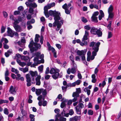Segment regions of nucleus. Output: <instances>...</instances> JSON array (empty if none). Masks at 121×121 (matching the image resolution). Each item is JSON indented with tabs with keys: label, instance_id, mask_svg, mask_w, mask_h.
<instances>
[{
	"label": "nucleus",
	"instance_id": "c03bdc74",
	"mask_svg": "<svg viewBox=\"0 0 121 121\" xmlns=\"http://www.w3.org/2000/svg\"><path fill=\"white\" fill-rule=\"evenodd\" d=\"M69 113L70 115L71 116L73 115L74 113L73 110L72 109L69 110Z\"/></svg>",
	"mask_w": 121,
	"mask_h": 121
},
{
	"label": "nucleus",
	"instance_id": "39448f33",
	"mask_svg": "<svg viewBox=\"0 0 121 121\" xmlns=\"http://www.w3.org/2000/svg\"><path fill=\"white\" fill-rule=\"evenodd\" d=\"M100 43L98 42L95 44V47H94L92 48V50L93 51L92 52V55L96 56L97 54V53L98 52L99 49V47L100 44Z\"/></svg>",
	"mask_w": 121,
	"mask_h": 121
},
{
	"label": "nucleus",
	"instance_id": "a878e982",
	"mask_svg": "<svg viewBox=\"0 0 121 121\" xmlns=\"http://www.w3.org/2000/svg\"><path fill=\"white\" fill-rule=\"evenodd\" d=\"M112 22V21H109V24H108L107 26L108 29L111 31H112L113 30V28H111Z\"/></svg>",
	"mask_w": 121,
	"mask_h": 121
},
{
	"label": "nucleus",
	"instance_id": "dca6fc26",
	"mask_svg": "<svg viewBox=\"0 0 121 121\" xmlns=\"http://www.w3.org/2000/svg\"><path fill=\"white\" fill-rule=\"evenodd\" d=\"M13 26L16 31L17 32H19L22 31L21 27L18 25H14Z\"/></svg>",
	"mask_w": 121,
	"mask_h": 121
},
{
	"label": "nucleus",
	"instance_id": "f704fd0d",
	"mask_svg": "<svg viewBox=\"0 0 121 121\" xmlns=\"http://www.w3.org/2000/svg\"><path fill=\"white\" fill-rule=\"evenodd\" d=\"M51 10H50L51 11ZM44 14L47 17H49V15H50L49 14H49L48 13V11L47 10H44ZM50 10L49 11H50Z\"/></svg>",
	"mask_w": 121,
	"mask_h": 121
},
{
	"label": "nucleus",
	"instance_id": "58836bf2",
	"mask_svg": "<svg viewBox=\"0 0 121 121\" xmlns=\"http://www.w3.org/2000/svg\"><path fill=\"white\" fill-rule=\"evenodd\" d=\"M35 116L33 115L30 114V121H35Z\"/></svg>",
	"mask_w": 121,
	"mask_h": 121
},
{
	"label": "nucleus",
	"instance_id": "1a4fd4ad",
	"mask_svg": "<svg viewBox=\"0 0 121 121\" xmlns=\"http://www.w3.org/2000/svg\"><path fill=\"white\" fill-rule=\"evenodd\" d=\"M30 74L31 75L32 77V80L34 81L35 79L34 77H36V76H37L38 75L37 72V71H29Z\"/></svg>",
	"mask_w": 121,
	"mask_h": 121
},
{
	"label": "nucleus",
	"instance_id": "6e6d98bb",
	"mask_svg": "<svg viewBox=\"0 0 121 121\" xmlns=\"http://www.w3.org/2000/svg\"><path fill=\"white\" fill-rule=\"evenodd\" d=\"M82 21L84 23H86L87 22V19L84 17H82Z\"/></svg>",
	"mask_w": 121,
	"mask_h": 121
},
{
	"label": "nucleus",
	"instance_id": "e433bc0d",
	"mask_svg": "<svg viewBox=\"0 0 121 121\" xmlns=\"http://www.w3.org/2000/svg\"><path fill=\"white\" fill-rule=\"evenodd\" d=\"M41 93L44 96L47 94V91L46 89H41Z\"/></svg>",
	"mask_w": 121,
	"mask_h": 121
},
{
	"label": "nucleus",
	"instance_id": "864d4df0",
	"mask_svg": "<svg viewBox=\"0 0 121 121\" xmlns=\"http://www.w3.org/2000/svg\"><path fill=\"white\" fill-rule=\"evenodd\" d=\"M66 106V104L64 102H62L60 105V107L62 108H64Z\"/></svg>",
	"mask_w": 121,
	"mask_h": 121
},
{
	"label": "nucleus",
	"instance_id": "4d7b16f0",
	"mask_svg": "<svg viewBox=\"0 0 121 121\" xmlns=\"http://www.w3.org/2000/svg\"><path fill=\"white\" fill-rule=\"evenodd\" d=\"M3 13L4 17L5 18H7L8 15L7 13L6 12L3 11Z\"/></svg>",
	"mask_w": 121,
	"mask_h": 121
},
{
	"label": "nucleus",
	"instance_id": "69168bd1",
	"mask_svg": "<svg viewBox=\"0 0 121 121\" xmlns=\"http://www.w3.org/2000/svg\"><path fill=\"white\" fill-rule=\"evenodd\" d=\"M50 77V76L49 75H46L44 76L45 79L47 80L49 79Z\"/></svg>",
	"mask_w": 121,
	"mask_h": 121
},
{
	"label": "nucleus",
	"instance_id": "e2e57ef3",
	"mask_svg": "<svg viewBox=\"0 0 121 121\" xmlns=\"http://www.w3.org/2000/svg\"><path fill=\"white\" fill-rule=\"evenodd\" d=\"M99 12L98 11H96L94 12L92 15V16L96 17V16L98 15Z\"/></svg>",
	"mask_w": 121,
	"mask_h": 121
},
{
	"label": "nucleus",
	"instance_id": "f03ea898",
	"mask_svg": "<svg viewBox=\"0 0 121 121\" xmlns=\"http://www.w3.org/2000/svg\"><path fill=\"white\" fill-rule=\"evenodd\" d=\"M31 41L29 45L31 52L32 53L35 51L37 50L38 49L40 48L41 45L39 44L35 43L32 39H31Z\"/></svg>",
	"mask_w": 121,
	"mask_h": 121
},
{
	"label": "nucleus",
	"instance_id": "7ed1b4c3",
	"mask_svg": "<svg viewBox=\"0 0 121 121\" xmlns=\"http://www.w3.org/2000/svg\"><path fill=\"white\" fill-rule=\"evenodd\" d=\"M50 73L52 74V78L55 80L56 79L58 78L61 77L63 75L62 72L59 73L56 69L54 68L51 69L50 71Z\"/></svg>",
	"mask_w": 121,
	"mask_h": 121
},
{
	"label": "nucleus",
	"instance_id": "473e14b6",
	"mask_svg": "<svg viewBox=\"0 0 121 121\" xmlns=\"http://www.w3.org/2000/svg\"><path fill=\"white\" fill-rule=\"evenodd\" d=\"M35 92L36 94L37 95H39L41 93V89H36Z\"/></svg>",
	"mask_w": 121,
	"mask_h": 121
},
{
	"label": "nucleus",
	"instance_id": "0eeeda50",
	"mask_svg": "<svg viewBox=\"0 0 121 121\" xmlns=\"http://www.w3.org/2000/svg\"><path fill=\"white\" fill-rule=\"evenodd\" d=\"M26 82H27V85L29 86L31 85V78L30 74L29 73L27 74L26 75Z\"/></svg>",
	"mask_w": 121,
	"mask_h": 121
},
{
	"label": "nucleus",
	"instance_id": "9b49d317",
	"mask_svg": "<svg viewBox=\"0 0 121 121\" xmlns=\"http://www.w3.org/2000/svg\"><path fill=\"white\" fill-rule=\"evenodd\" d=\"M9 92L10 93L13 95H15L16 91H15V89L14 88L13 86H11L10 87Z\"/></svg>",
	"mask_w": 121,
	"mask_h": 121
},
{
	"label": "nucleus",
	"instance_id": "f8f14e48",
	"mask_svg": "<svg viewBox=\"0 0 121 121\" xmlns=\"http://www.w3.org/2000/svg\"><path fill=\"white\" fill-rule=\"evenodd\" d=\"M41 76L40 75H38L35 78L36 85L38 86H40L41 84L40 79Z\"/></svg>",
	"mask_w": 121,
	"mask_h": 121
},
{
	"label": "nucleus",
	"instance_id": "c85d7f7f",
	"mask_svg": "<svg viewBox=\"0 0 121 121\" xmlns=\"http://www.w3.org/2000/svg\"><path fill=\"white\" fill-rule=\"evenodd\" d=\"M95 74H93L92 75V82L93 83H95L96 80L95 78Z\"/></svg>",
	"mask_w": 121,
	"mask_h": 121
},
{
	"label": "nucleus",
	"instance_id": "4c0bfd02",
	"mask_svg": "<svg viewBox=\"0 0 121 121\" xmlns=\"http://www.w3.org/2000/svg\"><path fill=\"white\" fill-rule=\"evenodd\" d=\"M8 103V101L7 100L0 99V104H1L4 103Z\"/></svg>",
	"mask_w": 121,
	"mask_h": 121
},
{
	"label": "nucleus",
	"instance_id": "bf43d9fd",
	"mask_svg": "<svg viewBox=\"0 0 121 121\" xmlns=\"http://www.w3.org/2000/svg\"><path fill=\"white\" fill-rule=\"evenodd\" d=\"M3 47L4 49H8L9 48V46L7 45L4 43H3Z\"/></svg>",
	"mask_w": 121,
	"mask_h": 121
},
{
	"label": "nucleus",
	"instance_id": "f3484780",
	"mask_svg": "<svg viewBox=\"0 0 121 121\" xmlns=\"http://www.w3.org/2000/svg\"><path fill=\"white\" fill-rule=\"evenodd\" d=\"M44 57V55L43 54H42L41 55L40 57V58L41 59V60H38V63L40 64L41 63H43L44 62V60L43 59Z\"/></svg>",
	"mask_w": 121,
	"mask_h": 121
},
{
	"label": "nucleus",
	"instance_id": "6ab92c4d",
	"mask_svg": "<svg viewBox=\"0 0 121 121\" xmlns=\"http://www.w3.org/2000/svg\"><path fill=\"white\" fill-rule=\"evenodd\" d=\"M20 111L23 115V116H26L27 115V113L23 109V106H22L20 107Z\"/></svg>",
	"mask_w": 121,
	"mask_h": 121
},
{
	"label": "nucleus",
	"instance_id": "8fccbe9b",
	"mask_svg": "<svg viewBox=\"0 0 121 121\" xmlns=\"http://www.w3.org/2000/svg\"><path fill=\"white\" fill-rule=\"evenodd\" d=\"M4 113L6 115H8L9 114L8 110L6 108H5L4 109Z\"/></svg>",
	"mask_w": 121,
	"mask_h": 121
},
{
	"label": "nucleus",
	"instance_id": "7c9ffc66",
	"mask_svg": "<svg viewBox=\"0 0 121 121\" xmlns=\"http://www.w3.org/2000/svg\"><path fill=\"white\" fill-rule=\"evenodd\" d=\"M43 65H41L38 67V69L39 72L40 73H42L43 72Z\"/></svg>",
	"mask_w": 121,
	"mask_h": 121
},
{
	"label": "nucleus",
	"instance_id": "b1692460",
	"mask_svg": "<svg viewBox=\"0 0 121 121\" xmlns=\"http://www.w3.org/2000/svg\"><path fill=\"white\" fill-rule=\"evenodd\" d=\"M91 19L93 22L96 23L98 22L97 17H96L92 16L91 17Z\"/></svg>",
	"mask_w": 121,
	"mask_h": 121
},
{
	"label": "nucleus",
	"instance_id": "a211bd4d",
	"mask_svg": "<svg viewBox=\"0 0 121 121\" xmlns=\"http://www.w3.org/2000/svg\"><path fill=\"white\" fill-rule=\"evenodd\" d=\"M99 13L100 14L99 16V20H100L102 18L104 17V14L103 11L101 10L99 11Z\"/></svg>",
	"mask_w": 121,
	"mask_h": 121
},
{
	"label": "nucleus",
	"instance_id": "de8ad7c7",
	"mask_svg": "<svg viewBox=\"0 0 121 121\" xmlns=\"http://www.w3.org/2000/svg\"><path fill=\"white\" fill-rule=\"evenodd\" d=\"M28 68L27 67H26L23 68V72L24 73H25L26 72L28 71Z\"/></svg>",
	"mask_w": 121,
	"mask_h": 121
},
{
	"label": "nucleus",
	"instance_id": "0e129e2a",
	"mask_svg": "<svg viewBox=\"0 0 121 121\" xmlns=\"http://www.w3.org/2000/svg\"><path fill=\"white\" fill-rule=\"evenodd\" d=\"M6 70L5 72V76H8L9 74V71L7 68H6Z\"/></svg>",
	"mask_w": 121,
	"mask_h": 121
},
{
	"label": "nucleus",
	"instance_id": "a18cd8bd",
	"mask_svg": "<svg viewBox=\"0 0 121 121\" xmlns=\"http://www.w3.org/2000/svg\"><path fill=\"white\" fill-rule=\"evenodd\" d=\"M96 43H95L94 42H92L91 43L89 46L90 47H93L94 46V47H95V44Z\"/></svg>",
	"mask_w": 121,
	"mask_h": 121
},
{
	"label": "nucleus",
	"instance_id": "a19ab883",
	"mask_svg": "<svg viewBox=\"0 0 121 121\" xmlns=\"http://www.w3.org/2000/svg\"><path fill=\"white\" fill-rule=\"evenodd\" d=\"M34 11V9L32 8L29 7V13H30L31 15L33 14V12Z\"/></svg>",
	"mask_w": 121,
	"mask_h": 121
},
{
	"label": "nucleus",
	"instance_id": "5fc2aeb1",
	"mask_svg": "<svg viewBox=\"0 0 121 121\" xmlns=\"http://www.w3.org/2000/svg\"><path fill=\"white\" fill-rule=\"evenodd\" d=\"M88 113L89 115H92L93 114V111L91 110H89L88 111Z\"/></svg>",
	"mask_w": 121,
	"mask_h": 121
},
{
	"label": "nucleus",
	"instance_id": "cd10ccee",
	"mask_svg": "<svg viewBox=\"0 0 121 121\" xmlns=\"http://www.w3.org/2000/svg\"><path fill=\"white\" fill-rule=\"evenodd\" d=\"M91 55V52L90 51H88L87 52V60L88 61H89L90 60V57Z\"/></svg>",
	"mask_w": 121,
	"mask_h": 121
},
{
	"label": "nucleus",
	"instance_id": "603ef678",
	"mask_svg": "<svg viewBox=\"0 0 121 121\" xmlns=\"http://www.w3.org/2000/svg\"><path fill=\"white\" fill-rule=\"evenodd\" d=\"M46 89H48V90H50L51 89V87L50 86L49 84H47L46 85Z\"/></svg>",
	"mask_w": 121,
	"mask_h": 121
},
{
	"label": "nucleus",
	"instance_id": "9d476101",
	"mask_svg": "<svg viewBox=\"0 0 121 121\" xmlns=\"http://www.w3.org/2000/svg\"><path fill=\"white\" fill-rule=\"evenodd\" d=\"M25 4L27 7H29L32 8L33 9L36 8L37 6V5L35 3L29 4L28 2H26Z\"/></svg>",
	"mask_w": 121,
	"mask_h": 121
},
{
	"label": "nucleus",
	"instance_id": "3c124183",
	"mask_svg": "<svg viewBox=\"0 0 121 121\" xmlns=\"http://www.w3.org/2000/svg\"><path fill=\"white\" fill-rule=\"evenodd\" d=\"M5 28L4 26H2L1 29V33H3L5 31Z\"/></svg>",
	"mask_w": 121,
	"mask_h": 121
},
{
	"label": "nucleus",
	"instance_id": "20e7f679",
	"mask_svg": "<svg viewBox=\"0 0 121 121\" xmlns=\"http://www.w3.org/2000/svg\"><path fill=\"white\" fill-rule=\"evenodd\" d=\"M100 29H101L100 28L98 29L95 27H92L90 30L91 33L93 35H97L98 37H101L102 33Z\"/></svg>",
	"mask_w": 121,
	"mask_h": 121
},
{
	"label": "nucleus",
	"instance_id": "774afa93",
	"mask_svg": "<svg viewBox=\"0 0 121 121\" xmlns=\"http://www.w3.org/2000/svg\"><path fill=\"white\" fill-rule=\"evenodd\" d=\"M84 28L88 30H89L91 28L88 25H86L85 26Z\"/></svg>",
	"mask_w": 121,
	"mask_h": 121
},
{
	"label": "nucleus",
	"instance_id": "c756f323",
	"mask_svg": "<svg viewBox=\"0 0 121 121\" xmlns=\"http://www.w3.org/2000/svg\"><path fill=\"white\" fill-rule=\"evenodd\" d=\"M40 37V36L39 35L36 34L35 35V43H37L39 41V38Z\"/></svg>",
	"mask_w": 121,
	"mask_h": 121
},
{
	"label": "nucleus",
	"instance_id": "c9c22d12",
	"mask_svg": "<svg viewBox=\"0 0 121 121\" xmlns=\"http://www.w3.org/2000/svg\"><path fill=\"white\" fill-rule=\"evenodd\" d=\"M45 96L43 95H40L38 97L37 99L39 101H40L42 99L44 100L45 99Z\"/></svg>",
	"mask_w": 121,
	"mask_h": 121
},
{
	"label": "nucleus",
	"instance_id": "37998d69",
	"mask_svg": "<svg viewBox=\"0 0 121 121\" xmlns=\"http://www.w3.org/2000/svg\"><path fill=\"white\" fill-rule=\"evenodd\" d=\"M78 106V107L81 109L83 108L84 106L83 104L81 103H79Z\"/></svg>",
	"mask_w": 121,
	"mask_h": 121
},
{
	"label": "nucleus",
	"instance_id": "4be33fe9",
	"mask_svg": "<svg viewBox=\"0 0 121 121\" xmlns=\"http://www.w3.org/2000/svg\"><path fill=\"white\" fill-rule=\"evenodd\" d=\"M84 91L85 92H86L87 93L88 95H90L91 91L90 89H88V87H87L85 88L84 90Z\"/></svg>",
	"mask_w": 121,
	"mask_h": 121
},
{
	"label": "nucleus",
	"instance_id": "13d9d810",
	"mask_svg": "<svg viewBox=\"0 0 121 121\" xmlns=\"http://www.w3.org/2000/svg\"><path fill=\"white\" fill-rule=\"evenodd\" d=\"M19 65L23 67L26 65V63L25 62H21L19 64Z\"/></svg>",
	"mask_w": 121,
	"mask_h": 121
},
{
	"label": "nucleus",
	"instance_id": "09e8293b",
	"mask_svg": "<svg viewBox=\"0 0 121 121\" xmlns=\"http://www.w3.org/2000/svg\"><path fill=\"white\" fill-rule=\"evenodd\" d=\"M112 36V34L111 32H108V39H109L111 38Z\"/></svg>",
	"mask_w": 121,
	"mask_h": 121
},
{
	"label": "nucleus",
	"instance_id": "680f3d73",
	"mask_svg": "<svg viewBox=\"0 0 121 121\" xmlns=\"http://www.w3.org/2000/svg\"><path fill=\"white\" fill-rule=\"evenodd\" d=\"M62 8L65 10L68 9V6L66 4H65L62 6Z\"/></svg>",
	"mask_w": 121,
	"mask_h": 121
},
{
	"label": "nucleus",
	"instance_id": "052dcab7",
	"mask_svg": "<svg viewBox=\"0 0 121 121\" xmlns=\"http://www.w3.org/2000/svg\"><path fill=\"white\" fill-rule=\"evenodd\" d=\"M19 45L22 48H25V46L24 45L22 44V42H18Z\"/></svg>",
	"mask_w": 121,
	"mask_h": 121
},
{
	"label": "nucleus",
	"instance_id": "4468645a",
	"mask_svg": "<svg viewBox=\"0 0 121 121\" xmlns=\"http://www.w3.org/2000/svg\"><path fill=\"white\" fill-rule=\"evenodd\" d=\"M108 18L107 19V21L109 20H113V17L114 16V14L113 13H109Z\"/></svg>",
	"mask_w": 121,
	"mask_h": 121
},
{
	"label": "nucleus",
	"instance_id": "393cba45",
	"mask_svg": "<svg viewBox=\"0 0 121 121\" xmlns=\"http://www.w3.org/2000/svg\"><path fill=\"white\" fill-rule=\"evenodd\" d=\"M87 42L85 40L82 39V42H80V44L82 46H83L84 45H87Z\"/></svg>",
	"mask_w": 121,
	"mask_h": 121
},
{
	"label": "nucleus",
	"instance_id": "5701e85b",
	"mask_svg": "<svg viewBox=\"0 0 121 121\" xmlns=\"http://www.w3.org/2000/svg\"><path fill=\"white\" fill-rule=\"evenodd\" d=\"M49 50H51L52 52L53 53L54 56L55 57H56L57 56H56V52L55 49L52 47L50 49H49Z\"/></svg>",
	"mask_w": 121,
	"mask_h": 121
},
{
	"label": "nucleus",
	"instance_id": "423d86ee",
	"mask_svg": "<svg viewBox=\"0 0 121 121\" xmlns=\"http://www.w3.org/2000/svg\"><path fill=\"white\" fill-rule=\"evenodd\" d=\"M73 65V66L71 68V69L70 68H69L67 70V73L69 74H70L71 73H72L74 74L76 72L77 69V67L76 65L75 64L74 65Z\"/></svg>",
	"mask_w": 121,
	"mask_h": 121
},
{
	"label": "nucleus",
	"instance_id": "6e6552de",
	"mask_svg": "<svg viewBox=\"0 0 121 121\" xmlns=\"http://www.w3.org/2000/svg\"><path fill=\"white\" fill-rule=\"evenodd\" d=\"M7 31L8 35L11 37H13L15 31L12 30L10 27L7 28Z\"/></svg>",
	"mask_w": 121,
	"mask_h": 121
},
{
	"label": "nucleus",
	"instance_id": "79ce46f5",
	"mask_svg": "<svg viewBox=\"0 0 121 121\" xmlns=\"http://www.w3.org/2000/svg\"><path fill=\"white\" fill-rule=\"evenodd\" d=\"M23 59H24L26 62H28L30 60L29 57L27 56H23Z\"/></svg>",
	"mask_w": 121,
	"mask_h": 121
},
{
	"label": "nucleus",
	"instance_id": "49530a36",
	"mask_svg": "<svg viewBox=\"0 0 121 121\" xmlns=\"http://www.w3.org/2000/svg\"><path fill=\"white\" fill-rule=\"evenodd\" d=\"M117 118L118 120H120L121 119V111L118 113Z\"/></svg>",
	"mask_w": 121,
	"mask_h": 121
},
{
	"label": "nucleus",
	"instance_id": "ea45409f",
	"mask_svg": "<svg viewBox=\"0 0 121 121\" xmlns=\"http://www.w3.org/2000/svg\"><path fill=\"white\" fill-rule=\"evenodd\" d=\"M79 96V94L76 92H73L72 95V96L73 97H78Z\"/></svg>",
	"mask_w": 121,
	"mask_h": 121
},
{
	"label": "nucleus",
	"instance_id": "bb28decb",
	"mask_svg": "<svg viewBox=\"0 0 121 121\" xmlns=\"http://www.w3.org/2000/svg\"><path fill=\"white\" fill-rule=\"evenodd\" d=\"M73 57L74 56L72 54H71L69 57L70 59L72 61L73 65H74L75 64L74 61V60Z\"/></svg>",
	"mask_w": 121,
	"mask_h": 121
},
{
	"label": "nucleus",
	"instance_id": "412c9836",
	"mask_svg": "<svg viewBox=\"0 0 121 121\" xmlns=\"http://www.w3.org/2000/svg\"><path fill=\"white\" fill-rule=\"evenodd\" d=\"M66 119L65 118L60 117L59 119L56 118L55 121H66Z\"/></svg>",
	"mask_w": 121,
	"mask_h": 121
},
{
	"label": "nucleus",
	"instance_id": "ddd939ff",
	"mask_svg": "<svg viewBox=\"0 0 121 121\" xmlns=\"http://www.w3.org/2000/svg\"><path fill=\"white\" fill-rule=\"evenodd\" d=\"M87 51L86 50H85V51L83 50L81 51L78 50L77 52V53L78 55L82 56L84 55H85Z\"/></svg>",
	"mask_w": 121,
	"mask_h": 121
},
{
	"label": "nucleus",
	"instance_id": "2eb2a0df",
	"mask_svg": "<svg viewBox=\"0 0 121 121\" xmlns=\"http://www.w3.org/2000/svg\"><path fill=\"white\" fill-rule=\"evenodd\" d=\"M80 118V117L76 116L70 118L69 119V121H77L78 120H79Z\"/></svg>",
	"mask_w": 121,
	"mask_h": 121
},
{
	"label": "nucleus",
	"instance_id": "f257e3e1",
	"mask_svg": "<svg viewBox=\"0 0 121 121\" xmlns=\"http://www.w3.org/2000/svg\"><path fill=\"white\" fill-rule=\"evenodd\" d=\"M49 14L50 16L54 17L55 21L53 23V26L55 27L57 26V28L56 29V30L58 31L63 23V19L60 17V12L56 11L51 10L49 12Z\"/></svg>",
	"mask_w": 121,
	"mask_h": 121
},
{
	"label": "nucleus",
	"instance_id": "aec40b11",
	"mask_svg": "<svg viewBox=\"0 0 121 121\" xmlns=\"http://www.w3.org/2000/svg\"><path fill=\"white\" fill-rule=\"evenodd\" d=\"M76 111L78 114L80 115L81 114V109L78 107V106H77L75 107Z\"/></svg>",
	"mask_w": 121,
	"mask_h": 121
},
{
	"label": "nucleus",
	"instance_id": "338daca9",
	"mask_svg": "<svg viewBox=\"0 0 121 121\" xmlns=\"http://www.w3.org/2000/svg\"><path fill=\"white\" fill-rule=\"evenodd\" d=\"M76 90L77 91L76 92L78 93L79 94H80L81 92V88H76Z\"/></svg>",
	"mask_w": 121,
	"mask_h": 121
},
{
	"label": "nucleus",
	"instance_id": "2f4dec72",
	"mask_svg": "<svg viewBox=\"0 0 121 121\" xmlns=\"http://www.w3.org/2000/svg\"><path fill=\"white\" fill-rule=\"evenodd\" d=\"M113 10V8L112 6L111 5L108 9V13H113L112 11Z\"/></svg>",
	"mask_w": 121,
	"mask_h": 121
},
{
	"label": "nucleus",
	"instance_id": "72a5a7b5",
	"mask_svg": "<svg viewBox=\"0 0 121 121\" xmlns=\"http://www.w3.org/2000/svg\"><path fill=\"white\" fill-rule=\"evenodd\" d=\"M51 7L50 4H48L47 5L44 7V9L45 10H47L48 11V9H50L51 8Z\"/></svg>",
	"mask_w": 121,
	"mask_h": 121
}]
</instances>
